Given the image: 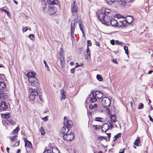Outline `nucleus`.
<instances>
[{"mask_svg":"<svg viewBox=\"0 0 153 153\" xmlns=\"http://www.w3.org/2000/svg\"><path fill=\"white\" fill-rule=\"evenodd\" d=\"M102 102L104 110L109 115L111 114L110 111L108 108L111 104L109 99L107 97H103L102 100Z\"/></svg>","mask_w":153,"mask_h":153,"instance_id":"obj_1","label":"nucleus"},{"mask_svg":"<svg viewBox=\"0 0 153 153\" xmlns=\"http://www.w3.org/2000/svg\"><path fill=\"white\" fill-rule=\"evenodd\" d=\"M17 136H10L9 137L10 140V146L13 147H15L19 145L20 140L17 139Z\"/></svg>","mask_w":153,"mask_h":153,"instance_id":"obj_2","label":"nucleus"},{"mask_svg":"<svg viewBox=\"0 0 153 153\" xmlns=\"http://www.w3.org/2000/svg\"><path fill=\"white\" fill-rule=\"evenodd\" d=\"M95 96L94 95L93 93L89 95L90 102L93 103L97 101V98L100 99L102 97V94L99 92H96L95 94Z\"/></svg>","mask_w":153,"mask_h":153,"instance_id":"obj_3","label":"nucleus"},{"mask_svg":"<svg viewBox=\"0 0 153 153\" xmlns=\"http://www.w3.org/2000/svg\"><path fill=\"white\" fill-rule=\"evenodd\" d=\"M64 51L62 48H61L59 50V58L60 62L61 67L63 68L65 66V56L64 54Z\"/></svg>","mask_w":153,"mask_h":153,"instance_id":"obj_4","label":"nucleus"},{"mask_svg":"<svg viewBox=\"0 0 153 153\" xmlns=\"http://www.w3.org/2000/svg\"><path fill=\"white\" fill-rule=\"evenodd\" d=\"M29 90L30 93L29 98L31 100L33 101L35 99L36 96L38 95V92L35 88H33L32 87L30 88Z\"/></svg>","mask_w":153,"mask_h":153,"instance_id":"obj_5","label":"nucleus"},{"mask_svg":"<svg viewBox=\"0 0 153 153\" xmlns=\"http://www.w3.org/2000/svg\"><path fill=\"white\" fill-rule=\"evenodd\" d=\"M63 139L67 141H71L74 137V134L72 133H69L68 134L64 135L63 136Z\"/></svg>","mask_w":153,"mask_h":153,"instance_id":"obj_6","label":"nucleus"},{"mask_svg":"<svg viewBox=\"0 0 153 153\" xmlns=\"http://www.w3.org/2000/svg\"><path fill=\"white\" fill-rule=\"evenodd\" d=\"M71 11L73 15H75L76 14V13L79 9L77 6V5L75 3V1H74L73 3L71 4Z\"/></svg>","mask_w":153,"mask_h":153,"instance_id":"obj_7","label":"nucleus"},{"mask_svg":"<svg viewBox=\"0 0 153 153\" xmlns=\"http://www.w3.org/2000/svg\"><path fill=\"white\" fill-rule=\"evenodd\" d=\"M77 20L75 19L74 20H72L71 21V35L73 37V36L74 34V32L75 29V26L76 22H77Z\"/></svg>","mask_w":153,"mask_h":153,"instance_id":"obj_8","label":"nucleus"},{"mask_svg":"<svg viewBox=\"0 0 153 153\" xmlns=\"http://www.w3.org/2000/svg\"><path fill=\"white\" fill-rule=\"evenodd\" d=\"M64 125L69 128H71L73 125V123L72 121L68 119V118L66 117H64Z\"/></svg>","mask_w":153,"mask_h":153,"instance_id":"obj_9","label":"nucleus"},{"mask_svg":"<svg viewBox=\"0 0 153 153\" xmlns=\"http://www.w3.org/2000/svg\"><path fill=\"white\" fill-rule=\"evenodd\" d=\"M111 18L110 16H105V17L102 20H101V22L102 23L107 26L110 25V21Z\"/></svg>","mask_w":153,"mask_h":153,"instance_id":"obj_10","label":"nucleus"},{"mask_svg":"<svg viewBox=\"0 0 153 153\" xmlns=\"http://www.w3.org/2000/svg\"><path fill=\"white\" fill-rule=\"evenodd\" d=\"M29 82L30 83L31 86L37 88H36V90L39 85V80L36 78H33V79L31 80V81H30Z\"/></svg>","mask_w":153,"mask_h":153,"instance_id":"obj_11","label":"nucleus"},{"mask_svg":"<svg viewBox=\"0 0 153 153\" xmlns=\"http://www.w3.org/2000/svg\"><path fill=\"white\" fill-rule=\"evenodd\" d=\"M36 74L35 72L33 71L30 72L27 74V76L28 78L29 81H31L33 78H35Z\"/></svg>","mask_w":153,"mask_h":153,"instance_id":"obj_12","label":"nucleus"},{"mask_svg":"<svg viewBox=\"0 0 153 153\" xmlns=\"http://www.w3.org/2000/svg\"><path fill=\"white\" fill-rule=\"evenodd\" d=\"M8 94L3 91H0V101L6 100L8 97Z\"/></svg>","mask_w":153,"mask_h":153,"instance_id":"obj_13","label":"nucleus"},{"mask_svg":"<svg viewBox=\"0 0 153 153\" xmlns=\"http://www.w3.org/2000/svg\"><path fill=\"white\" fill-rule=\"evenodd\" d=\"M8 108V106L6 102H1L0 103V110L6 111Z\"/></svg>","mask_w":153,"mask_h":153,"instance_id":"obj_14","label":"nucleus"},{"mask_svg":"<svg viewBox=\"0 0 153 153\" xmlns=\"http://www.w3.org/2000/svg\"><path fill=\"white\" fill-rule=\"evenodd\" d=\"M56 11V9L55 7L50 6L48 7V12L50 15H53L54 14Z\"/></svg>","mask_w":153,"mask_h":153,"instance_id":"obj_15","label":"nucleus"},{"mask_svg":"<svg viewBox=\"0 0 153 153\" xmlns=\"http://www.w3.org/2000/svg\"><path fill=\"white\" fill-rule=\"evenodd\" d=\"M97 13L98 14V18L100 20V21L102 20L103 19L105 16H104L105 14L102 10H99L97 11Z\"/></svg>","mask_w":153,"mask_h":153,"instance_id":"obj_16","label":"nucleus"},{"mask_svg":"<svg viewBox=\"0 0 153 153\" xmlns=\"http://www.w3.org/2000/svg\"><path fill=\"white\" fill-rule=\"evenodd\" d=\"M24 140L25 143V146L26 147H28L29 148H31L32 145L31 142L29 141L26 138H25Z\"/></svg>","mask_w":153,"mask_h":153,"instance_id":"obj_17","label":"nucleus"},{"mask_svg":"<svg viewBox=\"0 0 153 153\" xmlns=\"http://www.w3.org/2000/svg\"><path fill=\"white\" fill-rule=\"evenodd\" d=\"M110 23V25H111L112 26L117 27L118 26L117 22L116 19H111Z\"/></svg>","mask_w":153,"mask_h":153,"instance_id":"obj_18","label":"nucleus"},{"mask_svg":"<svg viewBox=\"0 0 153 153\" xmlns=\"http://www.w3.org/2000/svg\"><path fill=\"white\" fill-rule=\"evenodd\" d=\"M69 130V128L66 126L65 128L63 127L62 128L61 132L63 134H64V135H65L68 133V132Z\"/></svg>","mask_w":153,"mask_h":153,"instance_id":"obj_19","label":"nucleus"},{"mask_svg":"<svg viewBox=\"0 0 153 153\" xmlns=\"http://www.w3.org/2000/svg\"><path fill=\"white\" fill-rule=\"evenodd\" d=\"M109 126L107 123H104L102 127V131L106 132L109 129Z\"/></svg>","mask_w":153,"mask_h":153,"instance_id":"obj_20","label":"nucleus"},{"mask_svg":"<svg viewBox=\"0 0 153 153\" xmlns=\"http://www.w3.org/2000/svg\"><path fill=\"white\" fill-rule=\"evenodd\" d=\"M128 17L130 19V21H128L127 20H126V21H124V22H122L123 25H120V26H121V27H122L123 26H125L126 25L127 22L129 23H131L133 21V18L132 17H131V16H129Z\"/></svg>","mask_w":153,"mask_h":153,"instance_id":"obj_21","label":"nucleus"},{"mask_svg":"<svg viewBox=\"0 0 153 153\" xmlns=\"http://www.w3.org/2000/svg\"><path fill=\"white\" fill-rule=\"evenodd\" d=\"M6 87V85L4 82L1 80L0 78V91H2Z\"/></svg>","mask_w":153,"mask_h":153,"instance_id":"obj_22","label":"nucleus"},{"mask_svg":"<svg viewBox=\"0 0 153 153\" xmlns=\"http://www.w3.org/2000/svg\"><path fill=\"white\" fill-rule=\"evenodd\" d=\"M110 120H109V122H114L115 123L117 121L116 117L115 115L113 114H112L110 116Z\"/></svg>","mask_w":153,"mask_h":153,"instance_id":"obj_23","label":"nucleus"},{"mask_svg":"<svg viewBox=\"0 0 153 153\" xmlns=\"http://www.w3.org/2000/svg\"><path fill=\"white\" fill-rule=\"evenodd\" d=\"M47 2L49 4L53 5L57 4L58 3L56 0H48Z\"/></svg>","mask_w":153,"mask_h":153,"instance_id":"obj_24","label":"nucleus"},{"mask_svg":"<svg viewBox=\"0 0 153 153\" xmlns=\"http://www.w3.org/2000/svg\"><path fill=\"white\" fill-rule=\"evenodd\" d=\"M92 103V104L89 105V107L91 109H97L98 108V105L97 104L94 103Z\"/></svg>","mask_w":153,"mask_h":153,"instance_id":"obj_25","label":"nucleus"},{"mask_svg":"<svg viewBox=\"0 0 153 153\" xmlns=\"http://www.w3.org/2000/svg\"><path fill=\"white\" fill-rule=\"evenodd\" d=\"M18 131L19 128L18 127H17L10 134L12 135V136H13L15 135H17V134L18 133Z\"/></svg>","mask_w":153,"mask_h":153,"instance_id":"obj_26","label":"nucleus"},{"mask_svg":"<svg viewBox=\"0 0 153 153\" xmlns=\"http://www.w3.org/2000/svg\"><path fill=\"white\" fill-rule=\"evenodd\" d=\"M2 117L5 119H8L10 117V114L9 113L7 114H1Z\"/></svg>","mask_w":153,"mask_h":153,"instance_id":"obj_27","label":"nucleus"},{"mask_svg":"<svg viewBox=\"0 0 153 153\" xmlns=\"http://www.w3.org/2000/svg\"><path fill=\"white\" fill-rule=\"evenodd\" d=\"M61 98L62 99H65V92L63 90L61 91Z\"/></svg>","mask_w":153,"mask_h":153,"instance_id":"obj_28","label":"nucleus"},{"mask_svg":"<svg viewBox=\"0 0 153 153\" xmlns=\"http://www.w3.org/2000/svg\"><path fill=\"white\" fill-rule=\"evenodd\" d=\"M102 10L105 15H107L111 12V11L108 9H105L104 10L103 9Z\"/></svg>","mask_w":153,"mask_h":153,"instance_id":"obj_29","label":"nucleus"},{"mask_svg":"<svg viewBox=\"0 0 153 153\" xmlns=\"http://www.w3.org/2000/svg\"><path fill=\"white\" fill-rule=\"evenodd\" d=\"M140 143V138L139 137H137L136 140H135L134 145L136 146H138Z\"/></svg>","mask_w":153,"mask_h":153,"instance_id":"obj_30","label":"nucleus"},{"mask_svg":"<svg viewBox=\"0 0 153 153\" xmlns=\"http://www.w3.org/2000/svg\"><path fill=\"white\" fill-rule=\"evenodd\" d=\"M78 23H79V28H80V30H81L83 35L84 36V32L82 29V23H81V20H79Z\"/></svg>","mask_w":153,"mask_h":153,"instance_id":"obj_31","label":"nucleus"},{"mask_svg":"<svg viewBox=\"0 0 153 153\" xmlns=\"http://www.w3.org/2000/svg\"><path fill=\"white\" fill-rule=\"evenodd\" d=\"M52 153H59V152L56 147H54L52 149Z\"/></svg>","mask_w":153,"mask_h":153,"instance_id":"obj_32","label":"nucleus"},{"mask_svg":"<svg viewBox=\"0 0 153 153\" xmlns=\"http://www.w3.org/2000/svg\"><path fill=\"white\" fill-rule=\"evenodd\" d=\"M3 125L5 126L10 124L9 121L8 120H4V122H3Z\"/></svg>","mask_w":153,"mask_h":153,"instance_id":"obj_33","label":"nucleus"},{"mask_svg":"<svg viewBox=\"0 0 153 153\" xmlns=\"http://www.w3.org/2000/svg\"><path fill=\"white\" fill-rule=\"evenodd\" d=\"M105 1L108 4H110L114 2V0H105Z\"/></svg>","mask_w":153,"mask_h":153,"instance_id":"obj_34","label":"nucleus"},{"mask_svg":"<svg viewBox=\"0 0 153 153\" xmlns=\"http://www.w3.org/2000/svg\"><path fill=\"white\" fill-rule=\"evenodd\" d=\"M97 78L100 81H101L102 80V78L101 76L99 74L97 75Z\"/></svg>","mask_w":153,"mask_h":153,"instance_id":"obj_35","label":"nucleus"},{"mask_svg":"<svg viewBox=\"0 0 153 153\" xmlns=\"http://www.w3.org/2000/svg\"><path fill=\"white\" fill-rule=\"evenodd\" d=\"M124 49L125 51V52L126 53L127 55H128V47L126 46H124Z\"/></svg>","mask_w":153,"mask_h":153,"instance_id":"obj_36","label":"nucleus"},{"mask_svg":"<svg viewBox=\"0 0 153 153\" xmlns=\"http://www.w3.org/2000/svg\"><path fill=\"white\" fill-rule=\"evenodd\" d=\"M93 128L95 130H97L101 128V126L98 125H93Z\"/></svg>","mask_w":153,"mask_h":153,"instance_id":"obj_37","label":"nucleus"},{"mask_svg":"<svg viewBox=\"0 0 153 153\" xmlns=\"http://www.w3.org/2000/svg\"><path fill=\"white\" fill-rule=\"evenodd\" d=\"M28 37L32 40H33L34 39V36L33 34L29 35Z\"/></svg>","mask_w":153,"mask_h":153,"instance_id":"obj_38","label":"nucleus"},{"mask_svg":"<svg viewBox=\"0 0 153 153\" xmlns=\"http://www.w3.org/2000/svg\"><path fill=\"white\" fill-rule=\"evenodd\" d=\"M102 118L101 117H96L95 120L96 121L102 122Z\"/></svg>","mask_w":153,"mask_h":153,"instance_id":"obj_39","label":"nucleus"},{"mask_svg":"<svg viewBox=\"0 0 153 153\" xmlns=\"http://www.w3.org/2000/svg\"><path fill=\"white\" fill-rule=\"evenodd\" d=\"M0 9L1 10H2V11H4V12L5 13H6L7 16H10V13L8 11H7L6 10H4L3 9H2L1 8H0Z\"/></svg>","mask_w":153,"mask_h":153,"instance_id":"obj_40","label":"nucleus"},{"mask_svg":"<svg viewBox=\"0 0 153 153\" xmlns=\"http://www.w3.org/2000/svg\"><path fill=\"white\" fill-rule=\"evenodd\" d=\"M143 105L142 103H140L138 106V109H141L143 108Z\"/></svg>","mask_w":153,"mask_h":153,"instance_id":"obj_41","label":"nucleus"},{"mask_svg":"<svg viewBox=\"0 0 153 153\" xmlns=\"http://www.w3.org/2000/svg\"><path fill=\"white\" fill-rule=\"evenodd\" d=\"M45 130L43 128L41 127L40 128V131L41 132V134L42 135H43L45 134V132H44Z\"/></svg>","mask_w":153,"mask_h":153,"instance_id":"obj_42","label":"nucleus"},{"mask_svg":"<svg viewBox=\"0 0 153 153\" xmlns=\"http://www.w3.org/2000/svg\"><path fill=\"white\" fill-rule=\"evenodd\" d=\"M48 116H47L45 117H43V118H42V119L43 121H44L45 122H46L48 120Z\"/></svg>","mask_w":153,"mask_h":153,"instance_id":"obj_43","label":"nucleus"},{"mask_svg":"<svg viewBox=\"0 0 153 153\" xmlns=\"http://www.w3.org/2000/svg\"><path fill=\"white\" fill-rule=\"evenodd\" d=\"M44 63L45 64V67L47 69V70L48 71H49V67H48V65L47 64V63L46 61L45 60H44Z\"/></svg>","mask_w":153,"mask_h":153,"instance_id":"obj_44","label":"nucleus"},{"mask_svg":"<svg viewBox=\"0 0 153 153\" xmlns=\"http://www.w3.org/2000/svg\"><path fill=\"white\" fill-rule=\"evenodd\" d=\"M43 153H52V151L51 149H48L45 150Z\"/></svg>","mask_w":153,"mask_h":153,"instance_id":"obj_45","label":"nucleus"},{"mask_svg":"<svg viewBox=\"0 0 153 153\" xmlns=\"http://www.w3.org/2000/svg\"><path fill=\"white\" fill-rule=\"evenodd\" d=\"M9 122V124L10 123L12 125H14L15 124V122L13 120H10Z\"/></svg>","mask_w":153,"mask_h":153,"instance_id":"obj_46","label":"nucleus"},{"mask_svg":"<svg viewBox=\"0 0 153 153\" xmlns=\"http://www.w3.org/2000/svg\"><path fill=\"white\" fill-rule=\"evenodd\" d=\"M115 42L116 43L117 45H121L122 43V42H120L118 40H116Z\"/></svg>","mask_w":153,"mask_h":153,"instance_id":"obj_47","label":"nucleus"},{"mask_svg":"<svg viewBox=\"0 0 153 153\" xmlns=\"http://www.w3.org/2000/svg\"><path fill=\"white\" fill-rule=\"evenodd\" d=\"M108 122L110 124V126L111 128H113V124H112V122H109V120L108 121Z\"/></svg>","mask_w":153,"mask_h":153,"instance_id":"obj_48","label":"nucleus"},{"mask_svg":"<svg viewBox=\"0 0 153 153\" xmlns=\"http://www.w3.org/2000/svg\"><path fill=\"white\" fill-rule=\"evenodd\" d=\"M87 43L88 46H91V42L90 40H88L87 41Z\"/></svg>","mask_w":153,"mask_h":153,"instance_id":"obj_49","label":"nucleus"},{"mask_svg":"<svg viewBox=\"0 0 153 153\" xmlns=\"http://www.w3.org/2000/svg\"><path fill=\"white\" fill-rule=\"evenodd\" d=\"M120 133L118 134L117 135L115 136V140H116L120 136Z\"/></svg>","mask_w":153,"mask_h":153,"instance_id":"obj_50","label":"nucleus"},{"mask_svg":"<svg viewBox=\"0 0 153 153\" xmlns=\"http://www.w3.org/2000/svg\"><path fill=\"white\" fill-rule=\"evenodd\" d=\"M87 55H88V56H87V58H89L90 59V58H91V57H90V56H91V53H90V52H88V53H87Z\"/></svg>","mask_w":153,"mask_h":153,"instance_id":"obj_51","label":"nucleus"},{"mask_svg":"<svg viewBox=\"0 0 153 153\" xmlns=\"http://www.w3.org/2000/svg\"><path fill=\"white\" fill-rule=\"evenodd\" d=\"M110 43L113 45H115V41L114 40L112 39L110 41Z\"/></svg>","mask_w":153,"mask_h":153,"instance_id":"obj_52","label":"nucleus"},{"mask_svg":"<svg viewBox=\"0 0 153 153\" xmlns=\"http://www.w3.org/2000/svg\"><path fill=\"white\" fill-rule=\"evenodd\" d=\"M28 30V29L27 27L23 28L22 31L23 32H26Z\"/></svg>","mask_w":153,"mask_h":153,"instance_id":"obj_53","label":"nucleus"},{"mask_svg":"<svg viewBox=\"0 0 153 153\" xmlns=\"http://www.w3.org/2000/svg\"><path fill=\"white\" fill-rule=\"evenodd\" d=\"M75 71V69L74 68H72L71 70V73L73 74L74 72Z\"/></svg>","mask_w":153,"mask_h":153,"instance_id":"obj_54","label":"nucleus"},{"mask_svg":"<svg viewBox=\"0 0 153 153\" xmlns=\"http://www.w3.org/2000/svg\"><path fill=\"white\" fill-rule=\"evenodd\" d=\"M149 117L150 121L152 122H153V119L152 118L151 116L150 115H149Z\"/></svg>","mask_w":153,"mask_h":153,"instance_id":"obj_55","label":"nucleus"},{"mask_svg":"<svg viewBox=\"0 0 153 153\" xmlns=\"http://www.w3.org/2000/svg\"><path fill=\"white\" fill-rule=\"evenodd\" d=\"M112 61L113 62L116 63V64H117V60H116V59H114L113 60H112Z\"/></svg>","mask_w":153,"mask_h":153,"instance_id":"obj_56","label":"nucleus"},{"mask_svg":"<svg viewBox=\"0 0 153 153\" xmlns=\"http://www.w3.org/2000/svg\"><path fill=\"white\" fill-rule=\"evenodd\" d=\"M104 138V137H98V139L99 140H102Z\"/></svg>","mask_w":153,"mask_h":153,"instance_id":"obj_57","label":"nucleus"},{"mask_svg":"<svg viewBox=\"0 0 153 153\" xmlns=\"http://www.w3.org/2000/svg\"><path fill=\"white\" fill-rule=\"evenodd\" d=\"M90 52V50H89V48H88V46H87V53H88V52Z\"/></svg>","mask_w":153,"mask_h":153,"instance_id":"obj_58","label":"nucleus"},{"mask_svg":"<svg viewBox=\"0 0 153 153\" xmlns=\"http://www.w3.org/2000/svg\"><path fill=\"white\" fill-rule=\"evenodd\" d=\"M153 72V71H152V70H150V71H149L148 73V74H151Z\"/></svg>","mask_w":153,"mask_h":153,"instance_id":"obj_59","label":"nucleus"},{"mask_svg":"<svg viewBox=\"0 0 153 153\" xmlns=\"http://www.w3.org/2000/svg\"><path fill=\"white\" fill-rule=\"evenodd\" d=\"M6 150H7V152L8 153H10L9 152V148L8 147H7V148Z\"/></svg>","mask_w":153,"mask_h":153,"instance_id":"obj_60","label":"nucleus"},{"mask_svg":"<svg viewBox=\"0 0 153 153\" xmlns=\"http://www.w3.org/2000/svg\"><path fill=\"white\" fill-rule=\"evenodd\" d=\"M79 65L78 63H76V65H75V68H76L77 67L79 66Z\"/></svg>","mask_w":153,"mask_h":153,"instance_id":"obj_61","label":"nucleus"},{"mask_svg":"<svg viewBox=\"0 0 153 153\" xmlns=\"http://www.w3.org/2000/svg\"><path fill=\"white\" fill-rule=\"evenodd\" d=\"M20 152V150L19 149H18L16 153H19Z\"/></svg>","mask_w":153,"mask_h":153,"instance_id":"obj_62","label":"nucleus"},{"mask_svg":"<svg viewBox=\"0 0 153 153\" xmlns=\"http://www.w3.org/2000/svg\"><path fill=\"white\" fill-rule=\"evenodd\" d=\"M111 135V134L110 133H108V134H107V135L109 138H110V137Z\"/></svg>","mask_w":153,"mask_h":153,"instance_id":"obj_63","label":"nucleus"},{"mask_svg":"<svg viewBox=\"0 0 153 153\" xmlns=\"http://www.w3.org/2000/svg\"><path fill=\"white\" fill-rule=\"evenodd\" d=\"M74 64V63L73 62H71L70 63V64L71 65H73Z\"/></svg>","mask_w":153,"mask_h":153,"instance_id":"obj_64","label":"nucleus"}]
</instances>
